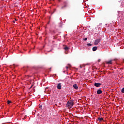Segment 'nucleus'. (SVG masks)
<instances>
[{
    "label": "nucleus",
    "mask_w": 124,
    "mask_h": 124,
    "mask_svg": "<svg viewBox=\"0 0 124 124\" xmlns=\"http://www.w3.org/2000/svg\"><path fill=\"white\" fill-rule=\"evenodd\" d=\"M64 50H65V51H67V50H68V47H67V46L65 47Z\"/></svg>",
    "instance_id": "11"
},
{
    "label": "nucleus",
    "mask_w": 124,
    "mask_h": 124,
    "mask_svg": "<svg viewBox=\"0 0 124 124\" xmlns=\"http://www.w3.org/2000/svg\"><path fill=\"white\" fill-rule=\"evenodd\" d=\"M57 89L58 90H61L62 89V83H58L57 85Z\"/></svg>",
    "instance_id": "4"
},
{
    "label": "nucleus",
    "mask_w": 124,
    "mask_h": 124,
    "mask_svg": "<svg viewBox=\"0 0 124 124\" xmlns=\"http://www.w3.org/2000/svg\"><path fill=\"white\" fill-rule=\"evenodd\" d=\"M30 78H31V77H30V76H25L24 77V80L25 81H29L30 80Z\"/></svg>",
    "instance_id": "3"
},
{
    "label": "nucleus",
    "mask_w": 124,
    "mask_h": 124,
    "mask_svg": "<svg viewBox=\"0 0 124 124\" xmlns=\"http://www.w3.org/2000/svg\"><path fill=\"white\" fill-rule=\"evenodd\" d=\"M67 106H68V108H72V106H73V102L70 101L67 103Z\"/></svg>",
    "instance_id": "1"
},
{
    "label": "nucleus",
    "mask_w": 124,
    "mask_h": 124,
    "mask_svg": "<svg viewBox=\"0 0 124 124\" xmlns=\"http://www.w3.org/2000/svg\"><path fill=\"white\" fill-rule=\"evenodd\" d=\"M7 103H8V104H10V103H11V101L8 100V101H7Z\"/></svg>",
    "instance_id": "13"
},
{
    "label": "nucleus",
    "mask_w": 124,
    "mask_h": 124,
    "mask_svg": "<svg viewBox=\"0 0 124 124\" xmlns=\"http://www.w3.org/2000/svg\"><path fill=\"white\" fill-rule=\"evenodd\" d=\"M96 50H97V47L96 46H94L93 48V51H96Z\"/></svg>",
    "instance_id": "8"
},
{
    "label": "nucleus",
    "mask_w": 124,
    "mask_h": 124,
    "mask_svg": "<svg viewBox=\"0 0 124 124\" xmlns=\"http://www.w3.org/2000/svg\"><path fill=\"white\" fill-rule=\"evenodd\" d=\"M100 41H101V39L100 38L96 39L94 43V45H98V43H99Z\"/></svg>",
    "instance_id": "2"
},
{
    "label": "nucleus",
    "mask_w": 124,
    "mask_h": 124,
    "mask_svg": "<svg viewBox=\"0 0 124 124\" xmlns=\"http://www.w3.org/2000/svg\"><path fill=\"white\" fill-rule=\"evenodd\" d=\"M87 38H85L84 39V40H85V41H86V40H87Z\"/></svg>",
    "instance_id": "14"
},
{
    "label": "nucleus",
    "mask_w": 124,
    "mask_h": 124,
    "mask_svg": "<svg viewBox=\"0 0 124 124\" xmlns=\"http://www.w3.org/2000/svg\"><path fill=\"white\" fill-rule=\"evenodd\" d=\"M94 86H95V87H98L101 86V84L99 83H95L94 84Z\"/></svg>",
    "instance_id": "5"
},
{
    "label": "nucleus",
    "mask_w": 124,
    "mask_h": 124,
    "mask_svg": "<svg viewBox=\"0 0 124 124\" xmlns=\"http://www.w3.org/2000/svg\"><path fill=\"white\" fill-rule=\"evenodd\" d=\"M13 22H14V23H15V21L14 20V21H13Z\"/></svg>",
    "instance_id": "17"
},
{
    "label": "nucleus",
    "mask_w": 124,
    "mask_h": 124,
    "mask_svg": "<svg viewBox=\"0 0 124 124\" xmlns=\"http://www.w3.org/2000/svg\"><path fill=\"white\" fill-rule=\"evenodd\" d=\"M107 63L108 64H112V60L107 62Z\"/></svg>",
    "instance_id": "10"
},
{
    "label": "nucleus",
    "mask_w": 124,
    "mask_h": 124,
    "mask_svg": "<svg viewBox=\"0 0 124 124\" xmlns=\"http://www.w3.org/2000/svg\"><path fill=\"white\" fill-rule=\"evenodd\" d=\"M80 68H82V66H80Z\"/></svg>",
    "instance_id": "16"
},
{
    "label": "nucleus",
    "mask_w": 124,
    "mask_h": 124,
    "mask_svg": "<svg viewBox=\"0 0 124 124\" xmlns=\"http://www.w3.org/2000/svg\"><path fill=\"white\" fill-rule=\"evenodd\" d=\"M73 88L75 90H78V86L76 84L73 85Z\"/></svg>",
    "instance_id": "7"
},
{
    "label": "nucleus",
    "mask_w": 124,
    "mask_h": 124,
    "mask_svg": "<svg viewBox=\"0 0 124 124\" xmlns=\"http://www.w3.org/2000/svg\"><path fill=\"white\" fill-rule=\"evenodd\" d=\"M66 69H68V66H66Z\"/></svg>",
    "instance_id": "15"
},
{
    "label": "nucleus",
    "mask_w": 124,
    "mask_h": 124,
    "mask_svg": "<svg viewBox=\"0 0 124 124\" xmlns=\"http://www.w3.org/2000/svg\"><path fill=\"white\" fill-rule=\"evenodd\" d=\"M93 45L92 44H87V46H92Z\"/></svg>",
    "instance_id": "12"
},
{
    "label": "nucleus",
    "mask_w": 124,
    "mask_h": 124,
    "mask_svg": "<svg viewBox=\"0 0 124 124\" xmlns=\"http://www.w3.org/2000/svg\"><path fill=\"white\" fill-rule=\"evenodd\" d=\"M98 121H99V122H102V121H103V118L99 117L98 118Z\"/></svg>",
    "instance_id": "9"
},
{
    "label": "nucleus",
    "mask_w": 124,
    "mask_h": 124,
    "mask_svg": "<svg viewBox=\"0 0 124 124\" xmlns=\"http://www.w3.org/2000/svg\"><path fill=\"white\" fill-rule=\"evenodd\" d=\"M97 94H101V93H102V91H101V90L98 89L97 91Z\"/></svg>",
    "instance_id": "6"
}]
</instances>
